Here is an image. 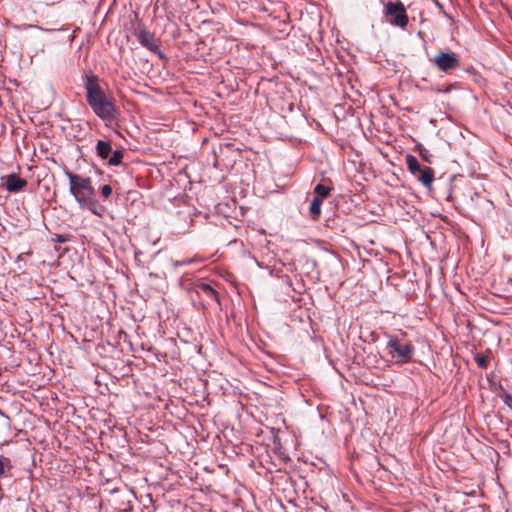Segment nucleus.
Wrapping results in <instances>:
<instances>
[{"label":"nucleus","instance_id":"1","mask_svg":"<svg viewBox=\"0 0 512 512\" xmlns=\"http://www.w3.org/2000/svg\"><path fill=\"white\" fill-rule=\"evenodd\" d=\"M85 88L86 99L93 112L104 121L112 120L115 115L114 104L99 84L93 79L87 78Z\"/></svg>","mask_w":512,"mask_h":512},{"label":"nucleus","instance_id":"2","mask_svg":"<svg viewBox=\"0 0 512 512\" xmlns=\"http://www.w3.org/2000/svg\"><path fill=\"white\" fill-rule=\"evenodd\" d=\"M387 354L391 359L395 360L396 363H408L412 360L415 347L413 343L407 338L405 332H399L397 334H386Z\"/></svg>","mask_w":512,"mask_h":512},{"label":"nucleus","instance_id":"3","mask_svg":"<svg viewBox=\"0 0 512 512\" xmlns=\"http://www.w3.org/2000/svg\"><path fill=\"white\" fill-rule=\"evenodd\" d=\"M65 175L69 179V191L73 195L78 204H82L88 198L94 196L95 190L92 186V182L89 177H82L70 171H65Z\"/></svg>","mask_w":512,"mask_h":512},{"label":"nucleus","instance_id":"4","mask_svg":"<svg viewBox=\"0 0 512 512\" xmlns=\"http://www.w3.org/2000/svg\"><path fill=\"white\" fill-rule=\"evenodd\" d=\"M384 15L388 17L387 21L393 26L405 29L408 25L409 18L401 1L387 2L384 6Z\"/></svg>","mask_w":512,"mask_h":512},{"label":"nucleus","instance_id":"5","mask_svg":"<svg viewBox=\"0 0 512 512\" xmlns=\"http://www.w3.org/2000/svg\"><path fill=\"white\" fill-rule=\"evenodd\" d=\"M438 70L448 73L460 67L458 56L453 52H439L433 59L430 60Z\"/></svg>","mask_w":512,"mask_h":512},{"label":"nucleus","instance_id":"6","mask_svg":"<svg viewBox=\"0 0 512 512\" xmlns=\"http://www.w3.org/2000/svg\"><path fill=\"white\" fill-rule=\"evenodd\" d=\"M136 37L140 44L152 52L158 51V44L153 33L147 30H140L136 33Z\"/></svg>","mask_w":512,"mask_h":512},{"label":"nucleus","instance_id":"7","mask_svg":"<svg viewBox=\"0 0 512 512\" xmlns=\"http://www.w3.org/2000/svg\"><path fill=\"white\" fill-rule=\"evenodd\" d=\"M27 185V181L16 174L7 175L5 178V187L9 192L16 193L21 191Z\"/></svg>","mask_w":512,"mask_h":512},{"label":"nucleus","instance_id":"8","mask_svg":"<svg viewBox=\"0 0 512 512\" xmlns=\"http://www.w3.org/2000/svg\"><path fill=\"white\" fill-rule=\"evenodd\" d=\"M415 178H417V180L425 187L431 188L432 183L434 182V171L430 167H422L421 172H418V175H416Z\"/></svg>","mask_w":512,"mask_h":512},{"label":"nucleus","instance_id":"9","mask_svg":"<svg viewBox=\"0 0 512 512\" xmlns=\"http://www.w3.org/2000/svg\"><path fill=\"white\" fill-rule=\"evenodd\" d=\"M196 292L200 296H206L209 299L218 301L217 292L207 283H201L197 285Z\"/></svg>","mask_w":512,"mask_h":512},{"label":"nucleus","instance_id":"10","mask_svg":"<svg viewBox=\"0 0 512 512\" xmlns=\"http://www.w3.org/2000/svg\"><path fill=\"white\" fill-rule=\"evenodd\" d=\"M323 201L320 200V197H313L310 207H309V215L312 220H318L321 215V206Z\"/></svg>","mask_w":512,"mask_h":512},{"label":"nucleus","instance_id":"11","mask_svg":"<svg viewBox=\"0 0 512 512\" xmlns=\"http://www.w3.org/2000/svg\"><path fill=\"white\" fill-rule=\"evenodd\" d=\"M97 155L102 159H108L112 146L110 142L99 140L96 144Z\"/></svg>","mask_w":512,"mask_h":512},{"label":"nucleus","instance_id":"12","mask_svg":"<svg viewBox=\"0 0 512 512\" xmlns=\"http://www.w3.org/2000/svg\"><path fill=\"white\" fill-rule=\"evenodd\" d=\"M406 165L409 172L415 177L418 175V172H421V165L419 164L417 158L413 155H407L406 157Z\"/></svg>","mask_w":512,"mask_h":512},{"label":"nucleus","instance_id":"13","mask_svg":"<svg viewBox=\"0 0 512 512\" xmlns=\"http://www.w3.org/2000/svg\"><path fill=\"white\" fill-rule=\"evenodd\" d=\"M11 468L12 464L10 458L0 455V479L7 477Z\"/></svg>","mask_w":512,"mask_h":512},{"label":"nucleus","instance_id":"14","mask_svg":"<svg viewBox=\"0 0 512 512\" xmlns=\"http://www.w3.org/2000/svg\"><path fill=\"white\" fill-rule=\"evenodd\" d=\"M331 191V188L328 187V186H325L323 184H317L314 188V193H315V196L314 197H320V200L323 201V199L328 196V194L330 193Z\"/></svg>","mask_w":512,"mask_h":512},{"label":"nucleus","instance_id":"15","mask_svg":"<svg viewBox=\"0 0 512 512\" xmlns=\"http://www.w3.org/2000/svg\"><path fill=\"white\" fill-rule=\"evenodd\" d=\"M79 206H80V208L90 210V211H91L93 214H95V215H98V216H100V215H101V214L97 211V203H96V201L93 199V197L88 198L84 203L79 204Z\"/></svg>","mask_w":512,"mask_h":512},{"label":"nucleus","instance_id":"16","mask_svg":"<svg viewBox=\"0 0 512 512\" xmlns=\"http://www.w3.org/2000/svg\"><path fill=\"white\" fill-rule=\"evenodd\" d=\"M123 158V152L121 150H116L113 152L112 156L108 158V164L111 166H116L121 163Z\"/></svg>","mask_w":512,"mask_h":512},{"label":"nucleus","instance_id":"17","mask_svg":"<svg viewBox=\"0 0 512 512\" xmlns=\"http://www.w3.org/2000/svg\"><path fill=\"white\" fill-rule=\"evenodd\" d=\"M475 362L477 363V365L482 368V369H485L489 362H490V359L488 356L486 355H483V354H476L475 355Z\"/></svg>","mask_w":512,"mask_h":512},{"label":"nucleus","instance_id":"18","mask_svg":"<svg viewBox=\"0 0 512 512\" xmlns=\"http://www.w3.org/2000/svg\"><path fill=\"white\" fill-rule=\"evenodd\" d=\"M101 194L104 198H108L112 194V187L110 185L102 186Z\"/></svg>","mask_w":512,"mask_h":512},{"label":"nucleus","instance_id":"19","mask_svg":"<svg viewBox=\"0 0 512 512\" xmlns=\"http://www.w3.org/2000/svg\"><path fill=\"white\" fill-rule=\"evenodd\" d=\"M453 88H454V85L451 84V85L447 86L446 88L437 87V88H434V90L438 93H449Z\"/></svg>","mask_w":512,"mask_h":512},{"label":"nucleus","instance_id":"20","mask_svg":"<svg viewBox=\"0 0 512 512\" xmlns=\"http://www.w3.org/2000/svg\"><path fill=\"white\" fill-rule=\"evenodd\" d=\"M420 156L422 157V159L426 162H429L430 163V155L428 153V151L424 148H421L420 149Z\"/></svg>","mask_w":512,"mask_h":512},{"label":"nucleus","instance_id":"21","mask_svg":"<svg viewBox=\"0 0 512 512\" xmlns=\"http://www.w3.org/2000/svg\"><path fill=\"white\" fill-rule=\"evenodd\" d=\"M504 403L512 410V396L505 394L503 397Z\"/></svg>","mask_w":512,"mask_h":512},{"label":"nucleus","instance_id":"22","mask_svg":"<svg viewBox=\"0 0 512 512\" xmlns=\"http://www.w3.org/2000/svg\"><path fill=\"white\" fill-rule=\"evenodd\" d=\"M57 241L63 243L66 241V237L64 235H57Z\"/></svg>","mask_w":512,"mask_h":512}]
</instances>
